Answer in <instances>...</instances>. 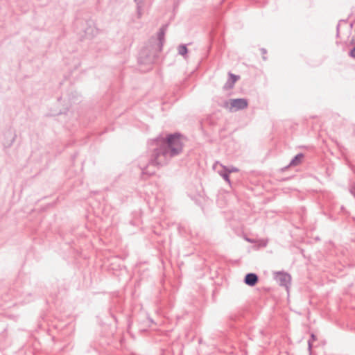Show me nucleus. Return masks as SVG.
<instances>
[{"label":"nucleus","mask_w":355,"mask_h":355,"mask_svg":"<svg viewBox=\"0 0 355 355\" xmlns=\"http://www.w3.org/2000/svg\"><path fill=\"white\" fill-rule=\"evenodd\" d=\"M143 0H135V1L137 3V14L138 17H141V4H142Z\"/></svg>","instance_id":"nucleus-12"},{"label":"nucleus","mask_w":355,"mask_h":355,"mask_svg":"<svg viewBox=\"0 0 355 355\" xmlns=\"http://www.w3.org/2000/svg\"><path fill=\"white\" fill-rule=\"evenodd\" d=\"M178 53L184 57H186L187 53H188V49L187 48V46L184 45V44H181L178 46Z\"/></svg>","instance_id":"nucleus-10"},{"label":"nucleus","mask_w":355,"mask_h":355,"mask_svg":"<svg viewBox=\"0 0 355 355\" xmlns=\"http://www.w3.org/2000/svg\"><path fill=\"white\" fill-rule=\"evenodd\" d=\"M89 29H92V33H93V31H94V29L93 28H89V29H87V30L85 31L86 35L89 34V32H88V31H89Z\"/></svg>","instance_id":"nucleus-17"},{"label":"nucleus","mask_w":355,"mask_h":355,"mask_svg":"<svg viewBox=\"0 0 355 355\" xmlns=\"http://www.w3.org/2000/svg\"><path fill=\"white\" fill-rule=\"evenodd\" d=\"M303 157L304 155L302 153L297 154L292 159L289 164V166H295L299 165L301 163Z\"/></svg>","instance_id":"nucleus-8"},{"label":"nucleus","mask_w":355,"mask_h":355,"mask_svg":"<svg viewBox=\"0 0 355 355\" xmlns=\"http://www.w3.org/2000/svg\"><path fill=\"white\" fill-rule=\"evenodd\" d=\"M349 55L355 58V46L350 51Z\"/></svg>","instance_id":"nucleus-16"},{"label":"nucleus","mask_w":355,"mask_h":355,"mask_svg":"<svg viewBox=\"0 0 355 355\" xmlns=\"http://www.w3.org/2000/svg\"><path fill=\"white\" fill-rule=\"evenodd\" d=\"M260 51H261V53H262V55H265L267 53V51H266V49H264V48H261V49H260ZM263 59L264 60H266V58L265 56H263Z\"/></svg>","instance_id":"nucleus-15"},{"label":"nucleus","mask_w":355,"mask_h":355,"mask_svg":"<svg viewBox=\"0 0 355 355\" xmlns=\"http://www.w3.org/2000/svg\"><path fill=\"white\" fill-rule=\"evenodd\" d=\"M274 277L279 286H284L288 289L291 281V277L288 273L284 272H275L274 273Z\"/></svg>","instance_id":"nucleus-3"},{"label":"nucleus","mask_w":355,"mask_h":355,"mask_svg":"<svg viewBox=\"0 0 355 355\" xmlns=\"http://www.w3.org/2000/svg\"><path fill=\"white\" fill-rule=\"evenodd\" d=\"M311 339L308 341V345H309V350H311V347H312V341H313V340H315L316 339V337H315V336L314 334H311Z\"/></svg>","instance_id":"nucleus-13"},{"label":"nucleus","mask_w":355,"mask_h":355,"mask_svg":"<svg viewBox=\"0 0 355 355\" xmlns=\"http://www.w3.org/2000/svg\"><path fill=\"white\" fill-rule=\"evenodd\" d=\"M239 79V76H236L232 73H229V78L224 85V88L226 89L233 88L235 83Z\"/></svg>","instance_id":"nucleus-6"},{"label":"nucleus","mask_w":355,"mask_h":355,"mask_svg":"<svg viewBox=\"0 0 355 355\" xmlns=\"http://www.w3.org/2000/svg\"><path fill=\"white\" fill-rule=\"evenodd\" d=\"M142 175H147L148 177H150L155 173V171L154 170H149V166L144 167L142 168Z\"/></svg>","instance_id":"nucleus-11"},{"label":"nucleus","mask_w":355,"mask_h":355,"mask_svg":"<svg viewBox=\"0 0 355 355\" xmlns=\"http://www.w3.org/2000/svg\"><path fill=\"white\" fill-rule=\"evenodd\" d=\"M230 103V110L231 112H236L238 110H244L248 105V102L245 98L231 99Z\"/></svg>","instance_id":"nucleus-4"},{"label":"nucleus","mask_w":355,"mask_h":355,"mask_svg":"<svg viewBox=\"0 0 355 355\" xmlns=\"http://www.w3.org/2000/svg\"><path fill=\"white\" fill-rule=\"evenodd\" d=\"M349 192L355 198V184H353L350 187Z\"/></svg>","instance_id":"nucleus-14"},{"label":"nucleus","mask_w":355,"mask_h":355,"mask_svg":"<svg viewBox=\"0 0 355 355\" xmlns=\"http://www.w3.org/2000/svg\"><path fill=\"white\" fill-rule=\"evenodd\" d=\"M218 173L229 184H230L231 182L229 177L230 173L227 171L223 168L221 171H218Z\"/></svg>","instance_id":"nucleus-9"},{"label":"nucleus","mask_w":355,"mask_h":355,"mask_svg":"<svg viewBox=\"0 0 355 355\" xmlns=\"http://www.w3.org/2000/svg\"><path fill=\"white\" fill-rule=\"evenodd\" d=\"M218 166H220V167H222V168L227 171L229 173L239 171V169L234 166L227 167V166L223 165L222 164H220L218 162H216L214 164V166H213L214 169H216Z\"/></svg>","instance_id":"nucleus-7"},{"label":"nucleus","mask_w":355,"mask_h":355,"mask_svg":"<svg viewBox=\"0 0 355 355\" xmlns=\"http://www.w3.org/2000/svg\"><path fill=\"white\" fill-rule=\"evenodd\" d=\"M167 25L163 26L157 33V40L151 38L150 45L144 48L139 54V62L145 64H153L158 57L159 53L162 51L163 45L165 42V33Z\"/></svg>","instance_id":"nucleus-2"},{"label":"nucleus","mask_w":355,"mask_h":355,"mask_svg":"<svg viewBox=\"0 0 355 355\" xmlns=\"http://www.w3.org/2000/svg\"><path fill=\"white\" fill-rule=\"evenodd\" d=\"M182 136L180 133L168 134L166 137L159 136L149 142V148L153 151L150 164L164 166L170 159L182 152Z\"/></svg>","instance_id":"nucleus-1"},{"label":"nucleus","mask_w":355,"mask_h":355,"mask_svg":"<svg viewBox=\"0 0 355 355\" xmlns=\"http://www.w3.org/2000/svg\"><path fill=\"white\" fill-rule=\"evenodd\" d=\"M258 276L255 273H248L244 278L245 284L250 286H254L258 282Z\"/></svg>","instance_id":"nucleus-5"}]
</instances>
